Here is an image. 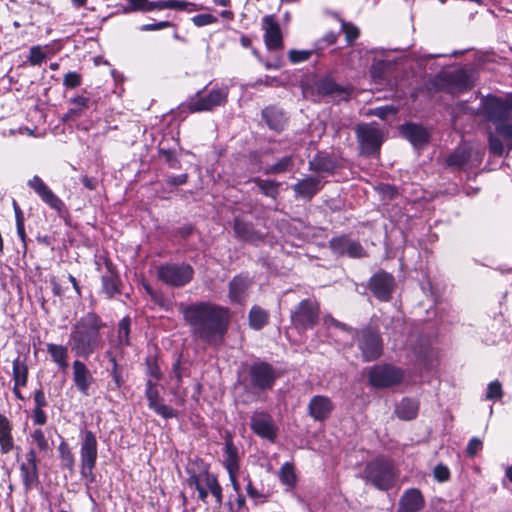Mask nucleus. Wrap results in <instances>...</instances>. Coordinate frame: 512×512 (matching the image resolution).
<instances>
[{
	"instance_id": "38",
	"label": "nucleus",
	"mask_w": 512,
	"mask_h": 512,
	"mask_svg": "<svg viewBox=\"0 0 512 512\" xmlns=\"http://www.w3.org/2000/svg\"><path fill=\"white\" fill-rule=\"evenodd\" d=\"M258 187L267 196L275 198L278 194V184L268 180H258Z\"/></svg>"
},
{
	"instance_id": "50",
	"label": "nucleus",
	"mask_w": 512,
	"mask_h": 512,
	"mask_svg": "<svg viewBox=\"0 0 512 512\" xmlns=\"http://www.w3.org/2000/svg\"><path fill=\"white\" fill-rule=\"evenodd\" d=\"M157 414L164 418H172L176 416V412L169 406L158 403L152 408Z\"/></svg>"
},
{
	"instance_id": "18",
	"label": "nucleus",
	"mask_w": 512,
	"mask_h": 512,
	"mask_svg": "<svg viewBox=\"0 0 512 512\" xmlns=\"http://www.w3.org/2000/svg\"><path fill=\"white\" fill-rule=\"evenodd\" d=\"M72 369L75 386L83 395H88L89 388L94 381L90 370L79 360L73 362Z\"/></svg>"
},
{
	"instance_id": "8",
	"label": "nucleus",
	"mask_w": 512,
	"mask_h": 512,
	"mask_svg": "<svg viewBox=\"0 0 512 512\" xmlns=\"http://www.w3.org/2000/svg\"><path fill=\"white\" fill-rule=\"evenodd\" d=\"M158 277L171 286H184L193 277V269L189 265H166L158 269Z\"/></svg>"
},
{
	"instance_id": "12",
	"label": "nucleus",
	"mask_w": 512,
	"mask_h": 512,
	"mask_svg": "<svg viewBox=\"0 0 512 512\" xmlns=\"http://www.w3.org/2000/svg\"><path fill=\"white\" fill-rule=\"evenodd\" d=\"M319 307L309 300L302 301L292 315L293 323L299 328L312 327L318 319Z\"/></svg>"
},
{
	"instance_id": "34",
	"label": "nucleus",
	"mask_w": 512,
	"mask_h": 512,
	"mask_svg": "<svg viewBox=\"0 0 512 512\" xmlns=\"http://www.w3.org/2000/svg\"><path fill=\"white\" fill-rule=\"evenodd\" d=\"M333 168V162L326 156H316L310 161V169L314 171H330Z\"/></svg>"
},
{
	"instance_id": "29",
	"label": "nucleus",
	"mask_w": 512,
	"mask_h": 512,
	"mask_svg": "<svg viewBox=\"0 0 512 512\" xmlns=\"http://www.w3.org/2000/svg\"><path fill=\"white\" fill-rule=\"evenodd\" d=\"M71 107L67 113L63 116L64 120H74L80 117L84 111L88 108L89 99L78 96L70 100Z\"/></svg>"
},
{
	"instance_id": "11",
	"label": "nucleus",
	"mask_w": 512,
	"mask_h": 512,
	"mask_svg": "<svg viewBox=\"0 0 512 512\" xmlns=\"http://www.w3.org/2000/svg\"><path fill=\"white\" fill-rule=\"evenodd\" d=\"M250 427L259 437L274 443L277 437V426L272 417L265 412H255L251 417Z\"/></svg>"
},
{
	"instance_id": "35",
	"label": "nucleus",
	"mask_w": 512,
	"mask_h": 512,
	"mask_svg": "<svg viewBox=\"0 0 512 512\" xmlns=\"http://www.w3.org/2000/svg\"><path fill=\"white\" fill-rule=\"evenodd\" d=\"M31 439L40 451L46 452L50 449L49 439L45 436L43 430L35 429L31 433Z\"/></svg>"
},
{
	"instance_id": "23",
	"label": "nucleus",
	"mask_w": 512,
	"mask_h": 512,
	"mask_svg": "<svg viewBox=\"0 0 512 512\" xmlns=\"http://www.w3.org/2000/svg\"><path fill=\"white\" fill-rule=\"evenodd\" d=\"M401 512H417L424 507V499L417 489H410L400 500Z\"/></svg>"
},
{
	"instance_id": "43",
	"label": "nucleus",
	"mask_w": 512,
	"mask_h": 512,
	"mask_svg": "<svg viewBox=\"0 0 512 512\" xmlns=\"http://www.w3.org/2000/svg\"><path fill=\"white\" fill-rule=\"evenodd\" d=\"M155 385L152 383L151 380H149L147 382V387H146V397L148 399V402H149V407L150 408H153L155 405H157L159 402V395H158V391L155 389L154 387Z\"/></svg>"
},
{
	"instance_id": "63",
	"label": "nucleus",
	"mask_w": 512,
	"mask_h": 512,
	"mask_svg": "<svg viewBox=\"0 0 512 512\" xmlns=\"http://www.w3.org/2000/svg\"><path fill=\"white\" fill-rule=\"evenodd\" d=\"M113 362V369H112V378L116 384V386L119 388L121 386V376L117 369V364L114 358L111 359Z\"/></svg>"
},
{
	"instance_id": "53",
	"label": "nucleus",
	"mask_w": 512,
	"mask_h": 512,
	"mask_svg": "<svg viewBox=\"0 0 512 512\" xmlns=\"http://www.w3.org/2000/svg\"><path fill=\"white\" fill-rule=\"evenodd\" d=\"M396 110L392 106H385V107H379L375 108L370 112V114L375 115L381 119H385L388 114H395Z\"/></svg>"
},
{
	"instance_id": "14",
	"label": "nucleus",
	"mask_w": 512,
	"mask_h": 512,
	"mask_svg": "<svg viewBox=\"0 0 512 512\" xmlns=\"http://www.w3.org/2000/svg\"><path fill=\"white\" fill-rule=\"evenodd\" d=\"M250 378L253 387L266 390L272 387L277 375L270 365L259 363L250 368Z\"/></svg>"
},
{
	"instance_id": "27",
	"label": "nucleus",
	"mask_w": 512,
	"mask_h": 512,
	"mask_svg": "<svg viewBox=\"0 0 512 512\" xmlns=\"http://www.w3.org/2000/svg\"><path fill=\"white\" fill-rule=\"evenodd\" d=\"M320 189V181L317 178H306L294 185L295 192L303 197L310 199Z\"/></svg>"
},
{
	"instance_id": "49",
	"label": "nucleus",
	"mask_w": 512,
	"mask_h": 512,
	"mask_svg": "<svg viewBox=\"0 0 512 512\" xmlns=\"http://www.w3.org/2000/svg\"><path fill=\"white\" fill-rule=\"evenodd\" d=\"M468 160V156L465 152H456L449 156L447 163L450 166H461Z\"/></svg>"
},
{
	"instance_id": "26",
	"label": "nucleus",
	"mask_w": 512,
	"mask_h": 512,
	"mask_svg": "<svg viewBox=\"0 0 512 512\" xmlns=\"http://www.w3.org/2000/svg\"><path fill=\"white\" fill-rule=\"evenodd\" d=\"M419 410L418 401L411 398H403L395 408V414L402 420L414 419Z\"/></svg>"
},
{
	"instance_id": "16",
	"label": "nucleus",
	"mask_w": 512,
	"mask_h": 512,
	"mask_svg": "<svg viewBox=\"0 0 512 512\" xmlns=\"http://www.w3.org/2000/svg\"><path fill=\"white\" fill-rule=\"evenodd\" d=\"M264 40L269 50H279L283 47L282 33L278 22L272 15H267L262 20Z\"/></svg>"
},
{
	"instance_id": "22",
	"label": "nucleus",
	"mask_w": 512,
	"mask_h": 512,
	"mask_svg": "<svg viewBox=\"0 0 512 512\" xmlns=\"http://www.w3.org/2000/svg\"><path fill=\"white\" fill-rule=\"evenodd\" d=\"M21 477L26 488H30L37 483L38 472L36 464V454L30 450L27 456V462L20 467Z\"/></svg>"
},
{
	"instance_id": "46",
	"label": "nucleus",
	"mask_w": 512,
	"mask_h": 512,
	"mask_svg": "<svg viewBox=\"0 0 512 512\" xmlns=\"http://www.w3.org/2000/svg\"><path fill=\"white\" fill-rule=\"evenodd\" d=\"M434 478L439 482H445L450 477V471L447 466L438 464L433 471Z\"/></svg>"
},
{
	"instance_id": "57",
	"label": "nucleus",
	"mask_w": 512,
	"mask_h": 512,
	"mask_svg": "<svg viewBox=\"0 0 512 512\" xmlns=\"http://www.w3.org/2000/svg\"><path fill=\"white\" fill-rule=\"evenodd\" d=\"M456 79L461 82V89H468L473 85L469 75L464 71L457 73Z\"/></svg>"
},
{
	"instance_id": "3",
	"label": "nucleus",
	"mask_w": 512,
	"mask_h": 512,
	"mask_svg": "<svg viewBox=\"0 0 512 512\" xmlns=\"http://www.w3.org/2000/svg\"><path fill=\"white\" fill-rule=\"evenodd\" d=\"M187 484L198 491L199 498L208 502L210 496L215 504H219L222 498L221 487L214 475L208 472L204 464L191 463L187 467Z\"/></svg>"
},
{
	"instance_id": "21",
	"label": "nucleus",
	"mask_w": 512,
	"mask_h": 512,
	"mask_svg": "<svg viewBox=\"0 0 512 512\" xmlns=\"http://www.w3.org/2000/svg\"><path fill=\"white\" fill-rule=\"evenodd\" d=\"M12 429L9 419L0 413V452L2 454H8L17 448Z\"/></svg>"
},
{
	"instance_id": "61",
	"label": "nucleus",
	"mask_w": 512,
	"mask_h": 512,
	"mask_svg": "<svg viewBox=\"0 0 512 512\" xmlns=\"http://www.w3.org/2000/svg\"><path fill=\"white\" fill-rule=\"evenodd\" d=\"M246 491H247V494L254 500H258V499H262L263 498V495L260 494L253 486H252V483L250 481V479H248V483H247V487H246Z\"/></svg>"
},
{
	"instance_id": "42",
	"label": "nucleus",
	"mask_w": 512,
	"mask_h": 512,
	"mask_svg": "<svg viewBox=\"0 0 512 512\" xmlns=\"http://www.w3.org/2000/svg\"><path fill=\"white\" fill-rule=\"evenodd\" d=\"M502 386L499 381H493L488 384L486 399H500L502 397Z\"/></svg>"
},
{
	"instance_id": "54",
	"label": "nucleus",
	"mask_w": 512,
	"mask_h": 512,
	"mask_svg": "<svg viewBox=\"0 0 512 512\" xmlns=\"http://www.w3.org/2000/svg\"><path fill=\"white\" fill-rule=\"evenodd\" d=\"M148 1L147 0H129V7L126 8V11H146L147 10Z\"/></svg>"
},
{
	"instance_id": "44",
	"label": "nucleus",
	"mask_w": 512,
	"mask_h": 512,
	"mask_svg": "<svg viewBox=\"0 0 512 512\" xmlns=\"http://www.w3.org/2000/svg\"><path fill=\"white\" fill-rule=\"evenodd\" d=\"M342 30L348 43H352L359 36V29L351 23L342 22Z\"/></svg>"
},
{
	"instance_id": "52",
	"label": "nucleus",
	"mask_w": 512,
	"mask_h": 512,
	"mask_svg": "<svg viewBox=\"0 0 512 512\" xmlns=\"http://www.w3.org/2000/svg\"><path fill=\"white\" fill-rule=\"evenodd\" d=\"M497 132L502 135L504 138L510 140L512 139V125L499 122L496 125Z\"/></svg>"
},
{
	"instance_id": "56",
	"label": "nucleus",
	"mask_w": 512,
	"mask_h": 512,
	"mask_svg": "<svg viewBox=\"0 0 512 512\" xmlns=\"http://www.w3.org/2000/svg\"><path fill=\"white\" fill-rule=\"evenodd\" d=\"M103 286L109 296L117 292V285L113 278H103Z\"/></svg>"
},
{
	"instance_id": "51",
	"label": "nucleus",
	"mask_w": 512,
	"mask_h": 512,
	"mask_svg": "<svg viewBox=\"0 0 512 512\" xmlns=\"http://www.w3.org/2000/svg\"><path fill=\"white\" fill-rule=\"evenodd\" d=\"M489 148H490L491 152L495 155L501 156L504 152V147H503L502 142L493 136H490Z\"/></svg>"
},
{
	"instance_id": "45",
	"label": "nucleus",
	"mask_w": 512,
	"mask_h": 512,
	"mask_svg": "<svg viewBox=\"0 0 512 512\" xmlns=\"http://www.w3.org/2000/svg\"><path fill=\"white\" fill-rule=\"evenodd\" d=\"M63 84L67 88H76L81 84V76L76 72H69L64 76Z\"/></svg>"
},
{
	"instance_id": "58",
	"label": "nucleus",
	"mask_w": 512,
	"mask_h": 512,
	"mask_svg": "<svg viewBox=\"0 0 512 512\" xmlns=\"http://www.w3.org/2000/svg\"><path fill=\"white\" fill-rule=\"evenodd\" d=\"M171 24L168 21H161L154 24H146L141 27L142 31H154L169 27Z\"/></svg>"
},
{
	"instance_id": "60",
	"label": "nucleus",
	"mask_w": 512,
	"mask_h": 512,
	"mask_svg": "<svg viewBox=\"0 0 512 512\" xmlns=\"http://www.w3.org/2000/svg\"><path fill=\"white\" fill-rule=\"evenodd\" d=\"M324 322L325 324L329 327V326H335L337 328H340L342 330H347L348 332H350L351 334H353V331L351 329H348L346 328V326L338 321H336L335 319H333L331 316H326L324 317Z\"/></svg>"
},
{
	"instance_id": "5",
	"label": "nucleus",
	"mask_w": 512,
	"mask_h": 512,
	"mask_svg": "<svg viewBox=\"0 0 512 512\" xmlns=\"http://www.w3.org/2000/svg\"><path fill=\"white\" fill-rule=\"evenodd\" d=\"M402 379V370L390 365L374 366L369 371V382L375 388L390 387L400 383Z\"/></svg>"
},
{
	"instance_id": "19",
	"label": "nucleus",
	"mask_w": 512,
	"mask_h": 512,
	"mask_svg": "<svg viewBox=\"0 0 512 512\" xmlns=\"http://www.w3.org/2000/svg\"><path fill=\"white\" fill-rule=\"evenodd\" d=\"M330 247L337 254H346L350 257L364 256V251L361 245L358 242L346 237L332 239L330 241Z\"/></svg>"
},
{
	"instance_id": "55",
	"label": "nucleus",
	"mask_w": 512,
	"mask_h": 512,
	"mask_svg": "<svg viewBox=\"0 0 512 512\" xmlns=\"http://www.w3.org/2000/svg\"><path fill=\"white\" fill-rule=\"evenodd\" d=\"M482 448V441L478 438H472L467 446V453L470 456H475L477 452Z\"/></svg>"
},
{
	"instance_id": "48",
	"label": "nucleus",
	"mask_w": 512,
	"mask_h": 512,
	"mask_svg": "<svg viewBox=\"0 0 512 512\" xmlns=\"http://www.w3.org/2000/svg\"><path fill=\"white\" fill-rule=\"evenodd\" d=\"M291 165H292L291 158L290 157H284L281 160H279L276 164H274L269 169V172H271V173L284 172V171L288 170Z\"/></svg>"
},
{
	"instance_id": "25",
	"label": "nucleus",
	"mask_w": 512,
	"mask_h": 512,
	"mask_svg": "<svg viewBox=\"0 0 512 512\" xmlns=\"http://www.w3.org/2000/svg\"><path fill=\"white\" fill-rule=\"evenodd\" d=\"M250 280L247 277L237 276L229 284V299L231 302L243 303L246 297Z\"/></svg>"
},
{
	"instance_id": "20",
	"label": "nucleus",
	"mask_w": 512,
	"mask_h": 512,
	"mask_svg": "<svg viewBox=\"0 0 512 512\" xmlns=\"http://www.w3.org/2000/svg\"><path fill=\"white\" fill-rule=\"evenodd\" d=\"M308 408L309 414L314 420L322 421L330 415L333 405L328 397L317 395L310 400Z\"/></svg>"
},
{
	"instance_id": "47",
	"label": "nucleus",
	"mask_w": 512,
	"mask_h": 512,
	"mask_svg": "<svg viewBox=\"0 0 512 512\" xmlns=\"http://www.w3.org/2000/svg\"><path fill=\"white\" fill-rule=\"evenodd\" d=\"M192 22L196 26L202 27L216 22V18L211 14H199L192 18Z\"/></svg>"
},
{
	"instance_id": "37",
	"label": "nucleus",
	"mask_w": 512,
	"mask_h": 512,
	"mask_svg": "<svg viewBox=\"0 0 512 512\" xmlns=\"http://www.w3.org/2000/svg\"><path fill=\"white\" fill-rule=\"evenodd\" d=\"M129 326H130L129 318H123L119 323L118 342L120 345H128L129 344V333H130Z\"/></svg>"
},
{
	"instance_id": "17",
	"label": "nucleus",
	"mask_w": 512,
	"mask_h": 512,
	"mask_svg": "<svg viewBox=\"0 0 512 512\" xmlns=\"http://www.w3.org/2000/svg\"><path fill=\"white\" fill-rule=\"evenodd\" d=\"M394 287L393 277L386 273L380 272L375 274L370 280V289L375 296L381 300H388Z\"/></svg>"
},
{
	"instance_id": "36",
	"label": "nucleus",
	"mask_w": 512,
	"mask_h": 512,
	"mask_svg": "<svg viewBox=\"0 0 512 512\" xmlns=\"http://www.w3.org/2000/svg\"><path fill=\"white\" fill-rule=\"evenodd\" d=\"M59 453L63 466L69 470H72L74 465V457L70 451V448L65 442H62L59 445Z\"/></svg>"
},
{
	"instance_id": "64",
	"label": "nucleus",
	"mask_w": 512,
	"mask_h": 512,
	"mask_svg": "<svg viewBox=\"0 0 512 512\" xmlns=\"http://www.w3.org/2000/svg\"><path fill=\"white\" fill-rule=\"evenodd\" d=\"M82 183L83 185L88 188L89 190H93L96 188L97 181L94 178H89L87 176L82 177Z\"/></svg>"
},
{
	"instance_id": "33",
	"label": "nucleus",
	"mask_w": 512,
	"mask_h": 512,
	"mask_svg": "<svg viewBox=\"0 0 512 512\" xmlns=\"http://www.w3.org/2000/svg\"><path fill=\"white\" fill-rule=\"evenodd\" d=\"M279 478L284 485L294 487L297 481L294 466L289 462L284 463L280 468Z\"/></svg>"
},
{
	"instance_id": "2",
	"label": "nucleus",
	"mask_w": 512,
	"mask_h": 512,
	"mask_svg": "<svg viewBox=\"0 0 512 512\" xmlns=\"http://www.w3.org/2000/svg\"><path fill=\"white\" fill-rule=\"evenodd\" d=\"M103 326L94 313L83 316L73 327L69 343L78 356L88 357L101 346L99 330Z\"/></svg>"
},
{
	"instance_id": "32",
	"label": "nucleus",
	"mask_w": 512,
	"mask_h": 512,
	"mask_svg": "<svg viewBox=\"0 0 512 512\" xmlns=\"http://www.w3.org/2000/svg\"><path fill=\"white\" fill-rule=\"evenodd\" d=\"M28 369L24 362L17 357L13 361V379L16 386H25L27 383Z\"/></svg>"
},
{
	"instance_id": "41",
	"label": "nucleus",
	"mask_w": 512,
	"mask_h": 512,
	"mask_svg": "<svg viewBox=\"0 0 512 512\" xmlns=\"http://www.w3.org/2000/svg\"><path fill=\"white\" fill-rule=\"evenodd\" d=\"M46 58L45 53L42 51L41 46H33L30 49L28 61L31 65L36 66L41 64Z\"/></svg>"
},
{
	"instance_id": "30",
	"label": "nucleus",
	"mask_w": 512,
	"mask_h": 512,
	"mask_svg": "<svg viewBox=\"0 0 512 512\" xmlns=\"http://www.w3.org/2000/svg\"><path fill=\"white\" fill-rule=\"evenodd\" d=\"M47 351L52 360L61 368L66 369L67 363V349L62 345L47 344Z\"/></svg>"
},
{
	"instance_id": "28",
	"label": "nucleus",
	"mask_w": 512,
	"mask_h": 512,
	"mask_svg": "<svg viewBox=\"0 0 512 512\" xmlns=\"http://www.w3.org/2000/svg\"><path fill=\"white\" fill-rule=\"evenodd\" d=\"M263 117L266 120L268 126L276 131L283 129L285 125L284 113L275 107H267L263 110Z\"/></svg>"
},
{
	"instance_id": "15",
	"label": "nucleus",
	"mask_w": 512,
	"mask_h": 512,
	"mask_svg": "<svg viewBox=\"0 0 512 512\" xmlns=\"http://www.w3.org/2000/svg\"><path fill=\"white\" fill-rule=\"evenodd\" d=\"M28 186L46 203L50 208L61 211L64 207L62 200L44 183L39 176H34L28 181Z\"/></svg>"
},
{
	"instance_id": "31",
	"label": "nucleus",
	"mask_w": 512,
	"mask_h": 512,
	"mask_svg": "<svg viewBox=\"0 0 512 512\" xmlns=\"http://www.w3.org/2000/svg\"><path fill=\"white\" fill-rule=\"evenodd\" d=\"M268 321V314L265 310L261 309L258 306H254L251 308L249 313V324L255 329L259 330L263 328Z\"/></svg>"
},
{
	"instance_id": "7",
	"label": "nucleus",
	"mask_w": 512,
	"mask_h": 512,
	"mask_svg": "<svg viewBox=\"0 0 512 512\" xmlns=\"http://www.w3.org/2000/svg\"><path fill=\"white\" fill-rule=\"evenodd\" d=\"M81 473L84 477L92 474L97 460V439L92 431H85L80 450Z\"/></svg>"
},
{
	"instance_id": "1",
	"label": "nucleus",
	"mask_w": 512,
	"mask_h": 512,
	"mask_svg": "<svg viewBox=\"0 0 512 512\" xmlns=\"http://www.w3.org/2000/svg\"><path fill=\"white\" fill-rule=\"evenodd\" d=\"M184 320L194 335L209 343H218L227 332L230 313L211 302H200L182 310Z\"/></svg>"
},
{
	"instance_id": "39",
	"label": "nucleus",
	"mask_w": 512,
	"mask_h": 512,
	"mask_svg": "<svg viewBox=\"0 0 512 512\" xmlns=\"http://www.w3.org/2000/svg\"><path fill=\"white\" fill-rule=\"evenodd\" d=\"M312 53L313 52L311 50H294L293 49L288 52V57H289V60L291 63L298 64V63L307 61L311 57Z\"/></svg>"
},
{
	"instance_id": "62",
	"label": "nucleus",
	"mask_w": 512,
	"mask_h": 512,
	"mask_svg": "<svg viewBox=\"0 0 512 512\" xmlns=\"http://www.w3.org/2000/svg\"><path fill=\"white\" fill-rule=\"evenodd\" d=\"M155 9H167V1L148 2L146 11H151Z\"/></svg>"
},
{
	"instance_id": "13",
	"label": "nucleus",
	"mask_w": 512,
	"mask_h": 512,
	"mask_svg": "<svg viewBox=\"0 0 512 512\" xmlns=\"http://www.w3.org/2000/svg\"><path fill=\"white\" fill-rule=\"evenodd\" d=\"M223 463L229 474V479L233 489L238 493L240 491V484L237 480L239 472V456L238 450L231 440H227L224 448Z\"/></svg>"
},
{
	"instance_id": "40",
	"label": "nucleus",
	"mask_w": 512,
	"mask_h": 512,
	"mask_svg": "<svg viewBox=\"0 0 512 512\" xmlns=\"http://www.w3.org/2000/svg\"><path fill=\"white\" fill-rule=\"evenodd\" d=\"M167 9H176V10H188L190 12L197 11L198 7L194 3L181 1V0H169L167 1Z\"/></svg>"
},
{
	"instance_id": "59",
	"label": "nucleus",
	"mask_w": 512,
	"mask_h": 512,
	"mask_svg": "<svg viewBox=\"0 0 512 512\" xmlns=\"http://www.w3.org/2000/svg\"><path fill=\"white\" fill-rule=\"evenodd\" d=\"M33 420H34V423H36L38 425L45 424V422H46L45 412L41 408L36 407V409L34 410Z\"/></svg>"
},
{
	"instance_id": "10",
	"label": "nucleus",
	"mask_w": 512,
	"mask_h": 512,
	"mask_svg": "<svg viewBox=\"0 0 512 512\" xmlns=\"http://www.w3.org/2000/svg\"><path fill=\"white\" fill-rule=\"evenodd\" d=\"M358 346L365 361L377 359L382 353V341L377 332L370 329L362 330L358 338Z\"/></svg>"
},
{
	"instance_id": "4",
	"label": "nucleus",
	"mask_w": 512,
	"mask_h": 512,
	"mask_svg": "<svg viewBox=\"0 0 512 512\" xmlns=\"http://www.w3.org/2000/svg\"><path fill=\"white\" fill-rule=\"evenodd\" d=\"M364 478L380 490L390 488L396 479V473L391 461L376 459L367 464L363 471Z\"/></svg>"
},
{
	"instance_id": "9",
	"label": "nucleus",
	"mask_w": 512,
	"mask_h": 512,
	"mask_svg": "<svg viewBox=\"0 0 512 512\" xmlns=\"http://www.w3.org/2000/svg\"><path fill=\"white\" fill-rule=\"evenodd\" d=\"M227 96L228 91L226 88L212 90L206 96H196L195 98L190 99L187 107L190 112L210 111L215 107L225 104Z\"/></svg>"
},
{
	"instance_id": "6",
	"label": "nucleus",
	"mask_w": 512,
	"mask_h": 512,
	"mask_svg": "<svg viewBox=\"0 0 512 512\" xmlns=\"http://www.w3.org/2000/svg\"><path fill=\"white\" fill-rule=\"evenodd\" d=\"M356 134L361 150L365 154L377 152L383 142V132L372 123L358 125Z\"/></svg>"
},
{
	"instance_id": "24",
	"label": "nucleus",
	"mask_w": 512,
	"mask_h": 512,
	"mask_svg": "<svg viewBox=\"0 0 512 512\" xmlns=\"http://www.w3.org/2000/svg\"><path fill=\"white\" fill-rule=\"evenodd\" d=\"M401 133L415 147H421L428 142V132L415 124H406L401 127Z\"/></svg>"
}]
</instances>
